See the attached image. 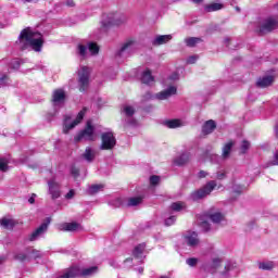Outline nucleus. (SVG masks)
<instances>
[{"label": "nucleus", "instance_id": "obj_42", "mask_svg": "<svg viewBox=\"0 0 278 278\" xmlns=\"http://www.w3.org/2000/svg\"><path fill=\"white\" fill-rule=\"evenodd\" d=\"M15 260H20V262H24V260H27V255H25V253H18L15 256Z\"/></svg>", "mask_w": 278, "mask_h": 278}, {"label": "nucleus", "instance_id": "obj_18", "mask_svg": "<svg viewBox=\"0 0 278 278\" xmlns=\"http://www.w3.org/2000/svg\"><path fill=\"white\" fill-rule=\"evenodd\" d=\"M214 129H216V122H214V119H210L207 122H205V124L202 127V134H204L205 136L212 134L214 131Z\"/></svg>", "mask_w": 278, "mask_h": 278}, {"label": "nucleus", "instance_id": "obj_4", "mask_svg": "<svg viewBox=\"0 0 278 278\" xmlns=\"http://www.w3.org/2000/svg\"><path fill=\"white\" fill-rule=\"evenodd\" d=\"M102 143L100 146L101 151H112L116 147V137L114 132L109 131L101 135Z\"/></svg>", "mask_w": 278, "mask_h": 278}, {"label": "nucleus", "instance_id": "obj_1", "mask_svg": "<svg viewBox=\"0 0 278 278\" xmlns=\"http://www.w3.org/2000/svg\"><path fill=\"white\" fill-rule=\"evenodd\" d=\"M20 40L23 42L25 40L28 45L31 46L34 51H41L43 40H42V35L38 31H33L31 28H25L22 30L20 35Z\"/></svg>", "mask_w": 278, "mask_h": 278}, {"label": "nucleus", "instance_id": "obj_35", "mask_svg": "<svg viewBox=\"0 0 278 278\" xmlns=\"http://www.w3.org/2000/svg\"><path fill=\"white\" fill-rule=\"evenodd\" d=\"M240 149H241V153H247V151L251 149V143L247 140H243Z\"/></svg>", "mask_w": 278, "mask_h": 278}, {"label": "nucleus", "instance_id": "obj_23", "mask_svg": "<svg viewBox=\"0 0 278 278\" xmlns=\"http://www.w3.org/2000/svg\"><path fill=\"white\" fill-rule=\"evenodd\" d=\"M168 129H177V127H184V122L181 119H170L165 123Z\"/></svg>", "mask_w": 278, "mask_h": 278}, {"label": "nucleus", "instance_id": "obj_26", "mask_svg": "<svg viewBox=\"0 0 278 278\" xmlns=\"http://www.w3.org/2000/svg\"><path fill=\"white\" fill-rule=\"evenodd\" d=\"M258 268L261 270H273V268H275V263L273 261L260 262Z\"/></svg>", "mask_w": 278, "mask_h": 278}, {"label": "nucleus", "instance_id": "obj_21", "mask_svg": "<svg viewBox=\"0 0 278 278\" xmlns=\"http://www.w3.org/2000/svg\"><path fill=\"white\" fill-rule=\"evenodd\" d=\"M0 225L4 229H14V225H16V222H14V219L12 218L3 217L2 219H0Z\"/></svg>", "mask_w": 278, "mask_h": 278}, {"label": "nucleus", "instance_id": "obj_2", "mask_svg": "<svg viewBox=\"0 0 278 278\" xmlns=\"http://www.w3.org/2000/svg\"><path fill=\"white\" fill-rule=\"evenodd\" d=\"M81 140H87L89 142H94V140H97V135L94 134V127L92 126L91 121H88L85 129L75 137L76 142Z\"/></svg>", "mask_w": 278, "mask_h": 278}, {"label": "nucleus", "instance_id": "obj_56", "mask_svg": "<svg viewBox=\"0 0 278 278\" xmlns=\"http://www.w3.org/2000/svg\"><path fill=\"white\" fill-rule=\"evenodd\" d=\"M27 3H31V1H34V0H25Z\"/></svg>", "mask_w": 278, "mask_h": 278}, {"label": "nucleus", "instance_id": "obj_27", "mask_svg": "<svg viewBox=\"0 0 278 278\" xmlns=\"http://www.w3.org/2000/svg\"><path fill=\"white\" fill-rule=\"evenodd\" d=\"M153 75H151V71L150 70H146L143 73H142V76H141V81L142 84H151L153 81Z\"/></svg>", "mask_w": 278, "mask_h": 278}, {"label": "nucleus", "instance_id": "obj_38", "mask_svg": "<svg viewBox=\"0 0 278 278\" xmlns=\"http://www.w3.org/2000/svg\"><path fill=\"white\" fill-rule=\"evenodd\" d=\"M175 220H177V219L175 218V216H170L169 218H167V219L165 220L166 227H170V225H175Z\"/></svg>", "mask_w": 278, "mask_h": 278}, {"label": "nucleus", "instance_id": "obj_17", "mask_svg": "<svg viewBox=\"0 0 278 278\" xmlns=\"http://www.w3.org/2000/svg\"><path fill=\"white\" fill-rule=\"evenodd\" d=\"M81 226L78 223H65L60 226V231H78Z\"/></svg>", "mask_w": 278, "mask_h": 278}, {"label": "nucleus", "instance_id": "obj_41", "mask_svg": "<svg viewBox=\"0 0 278 278\" xmlns=\"http://www.w3.org/2000/svg\"><path fill=\"white\" fill-rule=\"evenodd\" d=\"M227 177V173L225 170H220L217 173V179L223 180Z\"/></svg>", "mask_w": 278, "mask_h": 278}, {"label": "nucleus", "instance_id": "obj_13", "mask_svg": "<svg viewBox=\"0 0 278 278\" xmlns=\"http://www.w3.org/2000/svg\"><path fill=\"white\" fill-rule=\"evenodd\" d=\"M170 40H173L172 35H159L153 39L152 45L154 47H160L162 45H166V42H170Z\"/></svg>", "mask_w": 278, "mask_h": 278}, {"label": "nucleus", "instance_id": "obj_7", "mask_svg": "<svg viewBox=\"0 0 278 278\" xmlns=\"http://www.w3.org/2000/svg\"><path fill=\"white\" fill-rule=\"evenodd\" d=\"M136 49H138V42H136V40L134 39H128L126 42H124V45L119 49L118 55L119 56H123L125 54L130 55V53H134Z\"/></svg>", "mask_w": 278, "mask_h": 278}, {"label": "nucleus", "instance_id": "obj_48", "mask_svg": "<svg viewBox=\"0 0 278 278\" xmlns=\"http://www.w3.org/2000/svg\"><path fill=\"white\" fill-rule=\"evenodd\" d=\"M66 5L68 8H75V1L74 0H66Z\"/></svg>", "mask_w": 278, "mask_h": 278}, {"label": "nucleus", "instance_id": "obj_36", "mask_svg": "<svg viewBox=\"0 0 278 278\" xmlns=\"http://www.w3.org/2000/svg\"><path fill=\"white\" fill-rule=\"evenodd\" d=\"M150 184L151 186H157L160 184V176H151L150 177Z\"/></svg>", "mask_w": 278, "mask_h": 278}, {"label": "nucleus", "instance_id": "obj_11", "mask_svg": "<svg viewBox=\"0 0 278 278\" xmlns=\"http://www.w3.org/2000/svg\"><path fill=\"white\" fill-rule=\"evenodd\" d=\"M66 99V93H64V90L62 89H56L54 90L52 94V103L53 105H63L64 101Z\"/></svg>", "mask_w": 278, "mask_h": 278}, {"label": "nucleus", "instance_id": "obj_45", "mask_svg": "<svg viewBox=\"0 0 278 278\" xmlns=\"http://www.w3.org/2000/svg\"><path fill=\"white\" fill-rule=\"evenodd\" d=\"M198 176L200 179H203V178L207 177V173L205 170H200Z\"/></svg>", "mask_w": 278, "mask_h": 278}, {"label": "nucleus", "instance_id": "obj_40", "mask_svg": "<svg viewBox=\"0 0 278 278\" xmlns=\"http://www.w3.org/2000/svg\"><path fill=\"white\" fill-rule=\"evenodd\" d=\"M200 227L203 229V231H210V223L207 222H200Z\"/></svg>", "mask_w": 278, "mask_h": 278}, {"label": "nucleus", "instance_id": "obj_8", "mask_svg": "<svg viewBox=\"0 0 278 278\" xmlns=\"http://www.w3.org/2000/svg\"><path fill=\"white\" fill-rule=\"evenodd\" d=\"M84 116H86V109H83L76 119L74 122H72L71 124H68V119H65V124H64V128L63 131L64 134H68V131H71V129H75V127H77V125H79V123H81V121H84Z\"/></svg>", "mask_w": 278, "mask_h": 278}, {"label": "nucleus", "instance_id": "obj_43", "mask_svg": "<svg viewBox=\"0 0 278 278\" xmlns=\"http://www.w3.org/2000/svg\"><path fill=\"white\" fill-rule=\"evenodd\" d=\"M75 197V190H70V192L66 193L65 199H73Z\"/></svg>", "mask_w": 278, "mask_h": 278}, {"label": "nucleus", "instance_id": "obj_49", "mask_svg": "<svg viewBox=\"0 0 278 278\" xmlns=\"http://www.w3.org/2000/svg\"><path fill=\"white\" fill-rule=\"evenodd\" d=\"M273 166H278V152L275 154V160L273 161Z\"/></svg>", "mask_w": 278, "mask_h": 278}, {"label": "nucleus", "instance_id": "obj_25", "mask_svg": "<svg viewBox=\"0 0 278 278\" xmlns=\"http://www.w3.org/2000/svg\"><path fill=\"white\" fill-rule=\"evenodd\" d=\"M146 245L144 244H139L135 248L132 255L137 260H142V253H144Z\"/></svg>", "mask_w": 278, "mask_h": 278}, {"label": "nucleus", "instance_id": "obj_9", "mask_svg": "<svg viewBox=\"0 0 278 278\" xmlns=\"http://www.w3.org/2000/svg\"><path fill=\"white\" fill-rule=\"evenodd\" d=\"M185 242L188 247H199V235L195 231H189L185 235Z\"/></svg>", "mask_w": 278, "mask_h": 278}, {"label": "nucleus", "instance_id": "obj_47", "mask_svg": "<svg viewBox=\"0 0 278 278\" xmlns=\"http://www.w3.org/2000/svg\"><path fill=\"white\" fill-rule=\"evenodd\" d=\"M149 99H153V96H151L150 92H147V93L143 96L142 101H149Z\"/></svg>", "mask_w": 278, "mask_h": 278}, {"label": "nucleus", "instance_id": "obj_6", "mask_svg": "<svg viewBox=\"0 0 278 278\" xmlns=\"http://www.w3.org/2000/svg\"><path fill=\"white\" fill-rule=\"evenodd\" d=\"M125 23V18L122 17L118 13H109L105 15L102 25L103 27H110V25H122Z\"/></svg>", "mask_w": 278, "mask_h": 278}, {"label": "nucleus", "instance_id": "obj_46", "mask_svg": "<svg viewBox=\"0 0 278 278\" xmlns=\"http://www.w3.org/2000/svg\"><path fill=\"white\" fill-rule=\"evenodd\" d=\"M72 175L75 176V177H79V169L76 168V167H73L72 168Z\"/></svg>", "mask_w": 278, "mask_h": 278}, {"label": "nucleus", "instance_id": "obj_31", "mask_svg": "<svg viewBox=\"0 0 278 278\" xmlns=\"http://www.w3.org/2000/svg\"><path fill=\"white\" fill-rule=\"evenodd\" d=\"M170 208L173 210V212H181V210L186 208V204L184 202H174L170 205Z\"/></svg>", "mask_w": 278, "mask_h": 278}, {"label": "nucleus", "instance_id": "obj_15", "mask_svg": "<svg viewBox=\"0 0 278 278\" xmlns=\"http://www.w3.org/2000/svg\"><path fill=\"white\" fill-rule=\"evenodd\" d=\"M273 81H275V77L273 76H264L258 78L256 81L257 88H268V86H273Z\"/></svg>", "mask_w": 278, "mask_h": 278}, {"label": "nucleus", "instance_id": "obj_34", "mask_svg": "<svg viewBox=\"0 0 278 278\" xmlns=\"http://www.w3.org/2000/svg\"><path fill=\"white\" fill-rule=\"evenodd\" d=\"M89 51L91 53V55H97V53H99V46H97V43H89Z\"/></svg>", "mask_w": 278, "mask_h": 278}, {"label": "nucleus", "instance_id": "obj_55", "mask_svg": "<svg viewBox=\"0 0 278 278\" xmlns=\"http://www.w3.org/2000/svg\"><path fill=\"white\" fill-rule=\"evenodd\" d=\"M139 273H140V274L144 273V268L140 267V268H139Z\"/></svg>", "mask_w": 278, "mask_h": 278}, {"label": "nucleus", "instance_id": "obj_53", "mask_svg": "<svg viewBox=\"0 0 278 278\" xmlns=\"http://www.w3.org/2000/svg\"><path fill=\"white\" fill-rule=\"evenodd\" d=\"M35 201H36V200H35L33 197L28 199V202H29L30 204L35 203Z\"/></svg>", "mask_w": 278, "mask_h": 278}, {"label": "nucleus", "instance_id": "obj_57", "mask_svg": "<svg viewBox=\"0 0 278 278\" xmlns=\"http://www.w3.org/2000/svg\"><path fill=\"white\" fill-rule=\"evenodd\" d=\"M236 10H237V12H240V8L237 7Z\"/></svg>", "mask_w": 278, "mask_h": 278}, {"label": "nucleus", "instance_id": "obj_16", "mask_svg": "<svg viewBox=\"0 0 278 278\" xmlns=\"http://www.w3.org/2000/svg\"><path fill=\"white\" fill-rule=\"evenodd\" d=\"M206 218H210L212 223L218 225V223H223V220H225V215H223L220 212H208L206 213Z\"/></svg>", "mask_w": 278, "mask_h": 278}, {"label": "nucleus", "instance_id": "obj_24", "mask_svg": "<svg viewBox=\"0 0 278 278\" xmlns=\"http://www.w3.org/2000/svg\"><path fill=\"white\" fill-rule=\"evenodd\" d=\"M97 153L92 148H86L85 153L83 154V157L87 160V162H92L96 157Z\"/></svg>", "mask_w": 278, "mask_h": 278}, {"label": "nucleus", "instance_id": "obj_39", "mask_svg": "<svg viewBox=\"0 0 278 278\" xmlns=\"http://www.w3.org/2000/svg\"><path fill=\"white\" fill-rule=\"evenodd\" d=\"M86 50H87L86 46L78 45V53H79V55H83V58H84V55H86Z\"/></svg>", "mask_w": 278, "mask_h": 278}, {"label": "nucleus", "instance_id": "obj_30", "mask_svg": "<svg viewBox=\"0 0 278 278\" xmlns=\"http://www.w3.org/2000/svg\"><path fill=\"white\" fill-rule=\"evenodd\" d=\"M104 186L103 185H92L88 189V194H97V192H101L103 190Z\"/></svg>", "mask_w": 278, "mask_h": 278}, {"label": "nucleus", "instance_id": "obj_12", "mask_svg": "<svg viewBox=\"0 0 278 278\" xmlns=\"http://www.w3.org/2000/svg\"><path fill=\"white\" fill-rule=\"evenodd\" d=\"M49 185V193L51 194L52 199H60L61 191H60V184L55 182V180H50Z\"/></svg>", "mask_w": 278, "mask_h": 278}, {"label": "nucleus", "instance_id": "obj_33", "mask_svg": "<svg viewBox=\"0 0 278 278\" xmlns=\"http://www.w3.org/2000/svg\"><path fill=\"white\" fill-rule=\"evenodd\" d=\"M123 112H124L125 116H128V117H130L132 114H136V110H134L132 106H130V105H125L123 108Z\"/></svg>", "mask_w": 278, "mask_h": 278}, {"label": "nucleus", "instance_id": "obj_44", "mask_svg": "<svg viewBox=\"0 0 278 278\" xmlns=\"http://www.w3.org/2000/svg\"><path fill=\"white\" fill-rule=\"evenodd\" d=\"M198 58L197 56H190L188 60H187V63L188 64H194V62H197Z\"/></svg>", "mask_w": 278, "mask_h": 278}, {"label": "nucleus", "instance_id": "obj_20", "mask_svg": "<svg viewBox=\"0 0 278 278\" xmlns=\"http://www.w3.org/2000/svg\"><path fill=\"white\" fill-rule=\"evenodd\" d=\"M233 144H236L233 141H229L224 146L222 152V157H224V160H227V157L231 155V149H233Z\"/></svg>", "mask_w": 278, "mask_h": 278}, {"label": "nucleus", "instance_id": "obj_50", "mask_svg": "<svg viewBox=\"0 0 278 278\" xmlns=\"http://www.w3.org/2000/svg\"><path fill=\"white\" fill-rule=\"evenodd\" d=\"M213 265L219 266L220 265V258H213Z\"/></svg>", "mask_w": 278, "mask_h": 278}, {"label": "nucleus", "instance_id": "obj_51", "mask_svg": "<svg viewBox=\"0 0 278 278\" xmlns=\"http://www.w3.org/2000/svg\"><path fill=\"white\" fill-rule=\"evenodd\" d=\"M170 79H174V80H175V79H179V75L174 74V75L170 76Z\"/></svg>", "mask_w": 278, "mask_h": 278}, {"label": "nucleus", "instance_id": "obj_22", "mask_svg": "<svg viewBox=\"0 0 278 278\" xmlns=\"http://www.w3.org/2000/svg\"><path fill=\"white\" fill-rule=\"evenodd\" d=\"M223 8H225V5L223 3L213 2L205 7V11L206 12H218V10H223Z\"/></svg>", "mask_w": 278, "mask_h": 278}, {"label": "nucleus", "instance_id": "obj_14", "mask_svg": "<svg viewBox=\"0 0 278 278\" xmlns=\"http://www.w3.org/2000/svg\"><path fill=\"white\" fill-rule=\"evenodd\" d=\"M49 228V224L48 223H43L41 224L29 237L30 242H34V240H36L38 237L42 236V233H45V231H47V229Z\"/></svg>", "mask_w": 278, "mask_h": 278}, {"label": "nucleus", "instance_id": "obj_32", "mask_svg": "<svg viewBox=\"0 0 278 278\" xmlns=\"http://www.w3.org/2000/svg\"><path fill=\"white\" fill-rule=\"evenodd\" d=\"M142 203V198H130L128 199V207H136V205H140Z\"/></svg>", "mask_w": 278, "mask_h": 278}, {"label": "nucleus", "instance_id": "obj_37", "mask_svg": "<svg viewBox=\"0 0 278 278\" xmlns=\"http://www.w3.org/2000/svg\"><path fill=\"white\" fill-rule=\"evenodd\" d=\"M186 262H187L188 266H197V264H199V260L194 258V257L187 258Z\"/></svg>", "mask_w": 278, "mask_h": 278}, {"label": "nucleus", "instance_id": "obj_29", "mask_svg": "<svg viewBox=\"0 0 278 278\" xmlns=\"http://www.w3.org/2000/svg\"><path fill=\"white\" fill-rule=\"evenodd\" d=\"M8 164H10L8 159H0V173H8V170H10V166Z\"/></svg>", "mask_w": 278, "mask_h": 278}, {"label": "nucleus", "instance_id": "obj_28", "mask_svg": "<svg viewBox=\"0 0 278 278\" xmlns=\"http://www.w3.org/2000/svg\"><path fill=\"white\" fill-rule=\"evenodd\" d=\"M202 41L203 40H201V38L199 37H189L185 39V43L187 45V47H197V45Z\"/></svg>", "mask_w": 278, "mask_h": 278}, {"label": "nucleus", "instance_id": "obj_10", "mask_svg": "<svg viewBox=\"0 0 278 278\" xmlns=\"http://www.w3.org/2000/svg\"><path fill=\"white\" fill-rule=\"evenodd\" d=\"M173 94H177V87L175 86L156 93L155 99H159V101H165V99H169Z\"/></svg>", "mask_w": 278, "mask_h": 278}, {"label": "nucleus", "instance_id": "obj_19", "mask_svg": "<svg viewBox=\"0 0 278 278\" xmlns=\"http://www.w3.org/2000/svg\"><path fill=\"white\" fill-rule=\"evenodd\" d=\"M188 162H190V154L188 153H184L174 160V164H176V166H185Z\"/></svg>", "mask_w": 278, "mask_h": 278}, {"label": "nucleus", "instance_id": "obj_3", "mask_svg": "<svg viewBox=\"0 0 278 278\" xmlns=\"http://www.w3.org/2000/svg\"><path fill=\"white\" fill-rule=\"evenodd\" d=\"M78 85L80 92H86V89L90 85V67L83 66L78 71Z\"/></svg>", "mask_w": 278, "mask_h": 278}, {"label": "nucleus", "instance_id": "obj_52", "mask_svg": "<svg viewBox=\"0 0 278 278\" xmlns=\"http://www.w3.org/2000/svg\"><path fill=\"white\" fill-rule=\"evenodd\" d=\"M193 3L200 4L203 3L204 0H191Z\"/></svg>", "mask_w": 278, "mask_h": 278}, {"label": "nucleus", "instance_id": "obj_5", "mask_svg": "<svg viewBox=\"0 0 278 278\" xmlns=\"http://www.w3.org/2000/svg\"><path fill=\"white\" fill-rule=\"evenodd\" d=\"M216 187V181L211 180L206 186H204L202 189L194 191L191 194L192 201H199L201 199H205L207 194L212 193V190Z\"/></svg>", "mask_w": 278, "mask_h": 278}, {"label": "nucleus", "instance_id": "obj_54", "mask_svg": "<svg viewBox=\"0 0 278 278\" xmlns=\"http://www.w3.org/2000/svg\"><path fill=\"white\" fill-rule=\"evenodd\" d=\"M4 79H8V77L4 76L3 78H0V84H3V80H4Z\"/></svg>", "mask_w": 278, "mask_h": 278}]
</instances>
